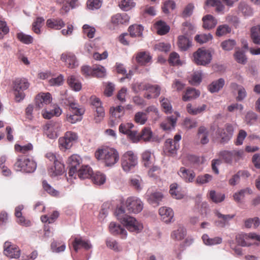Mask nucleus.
<instances>
[{"label": "nucleus", "mask_w": 260, "mask_h": 260, "mask_svg": "<svg viewBox=\"0 0 260 260\" xmlns=\"http://www.w3.org/2000/svg\"><path fill=\"white\" fill-rule=\"evenodd\" d=\"M95 157L97 159L102 160L107 166H113L119 159L118 151L109 147L99 148L95 152Z\"/></svg>", "instance_id": "nucleus-1"}, {"label": "nucleus", "mask_w": 260, "mask_h": 260, "mask_svg": "<svg viewBox=\"0 0 260 260\" xmlns=\"http://www.w3.org/2000/svg\"><path fill=\"white\" fill-rule=\"evenodd\" d=\"M116 213L117 218L129 231L139 233L143 229L142 224L137 220L135 218L127 215H121V214L124 213V210L121 208L117 209Z\"/></svg>", "instance_id": "nucleus-2"}, {"label": "nucleus", "mask_w": 260, "mask_h": 260, "mask_svg": "<svg viewBox=\"0 0 260 260\" xmlns=\"http://www.w3.org/2000/svg\"><path fill=\"white\" fill-rule=\"evenodd\" d=\"M14 167L17 171L30 173L34 172L36 170L37 163L32 159L23 156H19L17 157Z\"/></svg>", "instance_id": "nucleus-3"}, {"label": "nucleus", "mask_w": 260, "mask_h": 260, "mask_svg": "<svg viewBox=\"0 0 260 260\" xmlns=\"http://www.w3.org/2000/svg\"><path fill=\"white\" fill-rule=\"evenodd\" d=\"M121 165L126 173L133 171L138 165V157L132 151H127L122 156Z\"/></svg>", "instance_id": "nucleus-4"}, {"label": "nucleus", "mask_w": 260, "mask_h": 260, "mask_svg": "<svg viewBox=\"0 0 260 260\" xmlns=\"http://www.w3.org/2000/svg\"><path fill=\"white\" fill-rule=\"evenodd\" d=\"M29 86V83L25 78H17L13 82L14 94L15 101L19 102L23 100L25 95L24 90Z\"/></svg>", "instance_id": "nucleus-5"}, {"label": "nucleus", "mask_w": 260, "mask_h": 260, "mask_svg": "<svg viewBox=\"0 0 260 260\" xmlns=\"http://www.w3.org/2000/svg\"><path fill=\"white\" fill-rule=\"evenodd\" d=\"M212 54L209 50L199 48L193 54V61L198 66H205L211 62Z\"/></svg>", "instance_id": "nucleus-6"}, {"label": "nucleus", "mask_w": 260, "mask_h": 260, "mask_svg": "<svg viewBox=\"0 0 260 260\" xmlns=\"http://www.w3.org/2000/svg\"><path fill=\"white\" fill-rule=\"evenodd\" d=\"M244 153L243 150H222L219 152L218 155L225 162L232 164L233 162H237L242 158Z\"/></svg>", "instance_id": "nucleus-7"}, {"label": "nucleus", "mask_w": 260, "mask_h": 260, "mask_svg": "<svg viewBox=\"0 0 260 260\" xmlns=\"http://www.w3.org/2000/svg\"><path fill=\"white\" fill-rule=\"evenodd\" d=\"M77 139L78 136L76 133L71 131L67 132L63 137H60L58 139L60 149L66 150L70 149Z\"/></svg>", "instance_id": "nucleus-8"}, {"label": "nucleus", "mask_w": 260, "mask_h": 260, "mask_svg": "<svg viewBox=\"0 0 260 260\" xmlns=\"http://www.w3.org/2000/svg\"><path fill=\"white\" fill-rule=\"evenodd\" d=\"M124 205L129 213L137 214L140 213L143 208L142 202L135 197L128 198L126 200Z\"/></svg>", "instance_id": "nucleus-9"}, {"label": "nucleus", "mask_w": 260, "mask_h": 260, "mask_svg": "<svg viewBox=\"0 0 260 260\" xmlns=\"http://www.w3.org/2000/svg\"><path fill=\"white\" fill-rule=\"evenodd\" d=\"M251 240H255L260 242V235L253 233L248 234L241 233L236 236V242L239 245L242 247H248L251 245Z\"/></svg>", "instance_id": "nucleus-10"}, {"label": "nucleus", "mask_w": 260, "mask_h": 260, "mask_svg": "<svg viewBox=\"0 0 260 260\" xmlns=\"http://www.w3.org/2000/svg\"><path fill=\"white\" fill-rule=\"evenodd\" d=\"M61 123L58 121H50L44 126V131L50 139H54L58 137Z\"/></svg>", "instance_id": "nucleus-11"}, {"label": "nucleus", "mask_w": 260, "mask_h": 260, "mask_svg": "<svg viewBox=\"0 0 260 260\" xmlns=\"http://www.w3.org/2000/svg\"><path fill=\"white\" fill-rule=\"evenodd\" d=\"M181 139V135L176 134L173 140L167 139L165 143L164 151L169 155L176 154L177 149L179 148V142Z\"/></svg>", "instance_id": "nucleus-12"}, {"label": "nucleus", "mask_w": 260, "mask_h": 260, "mask_svg": "<svg viewBox=\"0 0 260 260\" xmlns=\"http://www.w3.org/2000/svg\"><path fill=\"white\" fill-rule=\"evenodd\" d=\"M20 249L15 244L7 241L4 245V253L11 258H18L20 255Z\"/></svg>", "instance_id": "nucleus-13"}, {"label": "nucleus", "mask_w": 260, "mask_h": 260, "mask_svg": "<svg viewBox=\"0 0 260 260\" xmlns=\"http://www.w3.org/2000/svg\"><path fill=\"white\" fill-rule=\"evenodd\" d=\"M71 240L72 241L71 244L73 249L76 252H77L81 248L85 250H88L92 247L88 240L83 239L79 235L72 236Z\"/></svg>", "instance_id": "nucleus-14"}, {"label": "nucleus", "mask_w": 260, "mask_h": 260, "mask_svg": "<svg viewBox=\"0 0 260 260\" xmlns=\"http://www.w3.org/2000/svg\"><path fill=\"white\" fill-rule=\"evenodd\" d=\"M234 132V128L231 124H226L224 128H219L217 133L221 139L222 143H227L232 137Z\"/></svg>", "instance_id": "nucleus-15"}, {"label": "nucleus", "mask_w": 260, "mask_h": 260, "mask_svg": "<svg viewBox=\"0 0 260 260\" xmlns=\"http://www.w3.org/2000/svg\"><path fill=\"white\" fill-rule=\"evenodd\" d=\"M61 60L65 62L66 65L71 69L78 66V61L75 54L72 52H65L61 54Z\"/></svg>", "instance_id": "nucleus-16"}, {"label": "nucleus", "mask_w": 260, "mask_h": 260, "mask_svg": "<svg viewBox=\"0 0 260 260\" xmlns=\"http://www.w3.org/2000/svg\"><path fill=\"white\" fill-rule=\"evenodd\" d=\"M36 108L39 110L44 107L45 105L49 104L51 101V96L50 93H41L38 94L35 99Z\"/></svg>", "instance_id": "nucleus-17"}, {"label": "nucleus", "mask_w": 260, "mask_h": 260, "mask_svg": "<svg viewBox=\"0 0 260 260\" xmlns=\"http://www.w3.org/2000/svg\"><path fill=\"white\" fill-rule=\"evenodd\" d=\"M64 171V166L60 160L56 161L53 166L48 169V174L51 177L61 175Z\"/></svg>", "instance_id": "nucleus-18"}, {"label": "nucleus", "mask_w": 260, "mask_h": 260, "mask_svg": "<svg viewBox=\"0 0 260 260\" xmlns=\"http://www.w3.org/2000/svg\"><path fill=\"white\" fill-rule=\"evenodd\" d=\"M159 214L162 220L166 222L169 223L172 221L174 217V212L172 209L166 207H162L159 209Z\"/></svg>", "instance_id": "nucleus-19"}, {"label": "nucleus", "mask_w": 260, "mask_h": 260, "mask_svg": "<svg viewBox=\"0 0 260 260\" xmlns=\"http://www.w3.org/2000/svg\"><path fill=\"white\" fill-rule=\"evenodd\" d=\"M109 231L113 235H119L122 239L125 238L127 235L126 230L120 224H117L114 222L110 223L109 225Z\"/></svg>", "instance_id": "nucleus-20"}, {"label": "nucleus", "mask_w": 260, "mask_h": 260, "mask_svg": "<svg viewBox=\"0 0 260 260\" xmlns=\"http://www.w3.org/2000/svg\"><path fill=\"white\" fill-rule=\"evenodd\" d=\"M178 174L186 182H192L196 176L192 170L187 169L184 167H181Z\"/></svg>", "instance_id": "nucleus-21"}, {"label": "nucleus", "mask_w": 260, "mask_h": 260, "mask_svg": "<svg viewBox=\"0 0 260 260\" xmlns=\"http://www.w3.org/2000/svg\"><path fill=\"white\" fill-rule=\"evenodd\" d=\"M160 93V87L157 85L149 84L146 92L144 94V97L147 99L156 98Z\"/></svg>", "instance_id": "nucleus-22"}, {"label": "nucleus", "mask_w": 260, "mask_h": 260, "mask_svg": "<svg viewBox=\"0 0 260 260\" xmlns=\"http://www.w3.org/2000/svg\"><path fill=\"white\" fill-rule=\"evenodd\" d=\"M214 213L218 218L221 219L220 220L215 221V225L221 228L224 227L228 221L232 219L235 216L234 215L222 214L217 210L214 211Z\"/></svg>", "instance_id": "nucleus-23"}, {"label": "nucleus", "mask_w": 260, "mask_h": 260, "mask_svg": "<svg viewBox=\"0 0 260 260\" xmlns=\"http://www.w3.org/2000/svg\"><path fill=\"white\" fill-rule=\"evenodd\" d=\"M64 25V22L59 18H50L46 21V26L51 29L59 30L63 27Z\"/></svg>", "instance_id": "nucleus-24"}, {"label": "nucleus", "mask_w": 260, "mask_h": 260, "mask_svg": "<svg viewBox=\"0 0 260 260\" xmlns=\"http://www.w3.org/2000/svg\"><path fill=\"white\" fill-rule=\"evenodd\" d=\"M129 17L126 14L117 13L111 17V23L115 25L124 24L129 21Z\"/></svg>", "instance_id": "nucleus-25"}, {"label": "nucleus", "mask_w": 260, "mask_h": 260, "mask_svg": "<svg viewBox=\"0 0 260 260\" xmlns=\"http://www.w3.org/2000/svg\"><path fill=\"white\" fill-rule=\"evenodd\" d=\"M203 27L205 29H210L214 28L217 23V20L211 15H207L203 17Z\"/></svg>", "instance_id": "nucleus-26"}, {"label": "nucleus", "mask_w": 260, "mask_h": 260, "mask_svg": "<svg viewBox=\"0 0 260 260\" xmlns=\"http://www.w3.org/2000/svg\"><path fill=\"white\" fill-rule=\"evenodd\" d=\"M250 38L254 44L260 45V24L251 27Z\"/></svg>", "instance_id": "nucleus-27"}, {"label": "nucleus", "mask_w": 260, "mask_h": 260, "mask_svg": "<svg viewBox=\"0 0 260 260\" xmlns=\"http://www.w3.org/2000/svg\"><path fill=\"white\" fill-rule=\"evenodd\" d=\"M138 63L144 66L149 63L151 60V56L148 52H140L137 53L136 57Z\"/></svg>", "instance_id": "nucleus-28"}, {"label": "nucleus", "mask_w": 260, "mask_h": 260, "mask_svg": "<svg viewBox=\"0 0 260 260\" xmlns=\"http://www.w3.org/2000/svg\"><path fill=\"white\" fill-rule=\"evenodd\" d=\"M143 27L141 25L133 24L131 25L128 29L129 35L132 37H139L142 36Z\"/></svg>", "instance_id": "nucleus-29"}, {"label": "nucleus", "mask_w": 260, "mask_h": 260, "mask_svg": "<svg viewBox=\"0 0 260 260\" xmlns=\"http://www.w3.org/2000/svg\"><path fill=\"white\" fill-rule=\"evenodd\" d=\"M206 105L203 104L201 106L193 107L190 103L186 106V110L187 112L192 115H196L203 113L206 109Z\"/></svg>", "instance_id": "nucleus-30"}, {"label": "nucleus", "mask_w": 260, "mask_h": 260, "mask_svg": "<svg viewBox=\"0 0 260 260\" xmlns=\"http://www.w3.org/2000/svg\"><path fill=\"white\" fill-rule=\"evenodd\" d=\"M154 27L156 29L157 33L159 35L166 34L170 30V27L162 20L156 22L154 24Z\"/></svg>", "instance_id": "nucleus-31"}, {"label": "nucleus", "mask_w": 260, "mask_h": 260, "mask_svg": "<svg viewBox=\"0 0 260 260\" xmlns=\"http://www.w3.org/2000/svg\"><path fill=\"white\" fill-rule=\"evenodd\" d=\"M177 117L176 116H171L168 117L165 121H163L160 126L164 130H170L174 128L176 125Z\"/></svg>", "instance_id": "nucleus-32"}, {"label": "nucleus", "mask_w": 260, "mask_h": 260, "mask_svg": "<svg viewBox=\"0 0 260 260\" xmlns=\"http://www.w3.org/2000/svg\"><path fill=\"white\" fill-rule=\"evenodd\" d=\"M67 82L70 87L74 91H78L81 89V83L75 76L73 75L70 76L68 78Z\"/></svg>", "instance_id": "nucleus-33"}, {"label": "nucleus", "mask_w": 260, "mask_h": 260, "mask_svg": "<svg viewBox=\"0 0 260 260\" xmlns=\"http://www.w3.org/2000/svg\"><path fill=\"white\" fill-rule=\"evenodd\" d=\"M198 135L201 144H206L208 143L209 132L204 126H201L199 128Z\"/></svg>", "instance_id": "nucleus-34"}, {"label": "nucleus", "mask_w": 260, "mask_h": 260, "mask_svg": "<svg viewBox=\"0 0 260 260\" xmlns=\"http://www.w3.org/2000/svg\"><path fill=\"white\" fill-rule=\"evenodd\" d=\"M224 80L220 78L218 80L212 82L208 86V89L211 92H218L224 85Z\"/></svg>", "instance_id": "nucleus-35"}, {"label": "nucleus", "mask_w": 260, "mask_h": 260, "mask_svg": "<svg viewBox=\"0 0 260 260\" xmlns=\"http://www.w3.org/2000/svg\"><path fill=\"white\" fill-rule=\"evenodd\" d=\"M164 196L160 192H154L151 193L148 199L149 203L153 206H158Z\"/></svg>", "instance_id": "nucleus-36"}, {"label": "nucleus", "mask_w": 260, "mask_h": 260, "mask_svg": "<svg viewBox=\"0 0 260 260\" xmlns=\"http://www.w3.org/2000/svg\"><path fill=\"white\" fill-rule=\"evenodd\" d=\"M92 174V171L88 166H82L78 171V176L80 179L88 178Z\"/></svg>", "instance_id": "nucleus-37"}, {"label": "nucleus", "mask_w": 260, "mask_h": 260, "mask_svg": "<svg viewBox=\"0 0 260 260\" xmlns=\"http://www.w3.org/2000/svg\"><path fill=\"white\" fill-rule=\"evenodd\" d=\"M200 94L199 90L192 88H188L187 89L185 93L182 96V100L184 101H189L192 99L198 97Z\"/></svg>", "instance_id": "nucleus-38"}, {"label": "nucleus", "mask_w": 260, "mask_h": 260, "mask_svg": "<svg viewBox=\"0 0 260 260\" xmlns=\"http://www.w3.org/2000/svg\"><path fill=\"white\" fill-rule=\"evenodd\" d=\"M178 45L182 51H185L191 46V42L186 37L180 36L178 37Z\"/></svg>", "instance_id": "nucleus-39"}, {"label": "nucleus", "mask_w": 260, "mask_h": 260, "mask_svg": "<svg viewBox=\"0 0 260 260\" xmlns=\"http://www.w3.org/2000/svg\"><path fill=\"white\" fill-rule=\"evenodd\" d=\"M202 238L204 243L207 245H213L220 244L222 240V238L219 237L210 238L207 234H204Z\"/></svg>", "instance_id": "nucleus-40"}, {"label": "nucleus", "mask_w": 260, "mask_h": 260, "mask_svg": "<svg viewBox=\"0 0 260 260\" xmlns=\"http://www.w3.org/2000/svg\"><path fill=\"white\" fill-rule=\"evenodd\" d=\"M136 6V3L134 0H119V6L120 8L124 11H127Z\"/></svg>", "instance_id": "nucleus-41"}, {"label": "nucleus", "mask_w": 260, "mask_h": 260, "mask_svg": "<svg viewBox=\"0 0 260 260\" xmlns=\"http://www.w3.org/2000/svg\"><path fill=\"white\" fill-rule=\"evenodd\" d=\"M82 162V159L80 156L77 154H73L69 157L68 164L69 167L76 168L79 167Z\"/></svg>", "instance_id": "nucleus-42"}, {"label": "nucleus", "mask_w": 260, "mask_h": 260, "mask_svg": "<svg viewBox=\"0 0 260 260\" xmlns=\"http://www.w3.org/2000/svg\"><path fill=\"white\" fill-rule=\"evenodd\" d=\"M45 20L42 17H37L32 24V30L36 34H41V28Z\"/></svg>", "instance_id": "nucleus-43"}, {"label": "nucleus", "mask_w": 260, "mask_h": 260, "mask_svg": "<svg viewBox=\"0 0 260 260\" xmlns=\"http://www.w3.org/2000/svg\"><path fill=\"white\" fill-rule=\"evenodd\" d=\"M33 148V146L31 143H28L26 145L23 146L16 144L14 146V149L15 151L23 154H26L29 152L32 151Z\"/></svg>", "instance_id": "nucleus-44"}, {"label": "nucleus", "mask_w": 260, "mask_h": 260, "mask_svg": "<svg viewBox=\"0 0 260 260\" xmlns=\"http://www.w3.org/2000/svg\"><path fill=\"white\" fill-rule=\"evenodd\" d=\"M16 37L20 42L25 44H31L34 41V38L31 36L26 35L22 32L17 33Z\"/></svg>", "instance_id": "nucleus-45"}, {"label": "nucleus", "mask_w": 260, "mask_h": 260, "mask_svg": "<svg viewBox=\"0 0 260 260\" xmlns=\"http://www.w3.org/2000/svg\"><path fill=\"white\" fill-rule=\"evenodd\" d=\"M185 235V230L183 226H179L177 230L174 231L172 233L171 237L175 240H181L184 238Z\"/></svg>", "instance_id": "nucleus-46"}, {"label": "nucleus", "mask_w": 260, "mask_h": 260, "mask_svg": "<svg viewBox=\"0 0 260 260\" xmlns=\"http://www.w3.org/2000/svg\"><path fill=\"white\" fill-rule=\"evenodd\" d=\"M142 159L145 167H150L152 164V154L150 151L146 150L142 154Z\"/></svg>", "instance_id": "nucleus-47"}, {"label": "nucleus", "mask_w": 260, "mask_h": 260, "mask_svg": "<svg viewBox=\"0 0 260 260\" xmlns=\"http://www.w3.org/2000/svg\"><path fill=\"white\" fill-rule=\"evenodd\" d=\"M251 192V190L249 188L241 189L240 191L234 193L233 196L234 199L236 202L240 203L244 198L245 194H250Z\"/></svg>", "instance_id": "nucleus-48"}, {"label": "nucleus", "mask_w": 260, "mask_h": 260, "mask_svg": "<svg viewBox=\"0 0 260 260\" xmlns=\"http://www.w3.org/2000/svg\"><path fill=\"white\" fill-rule=\"evenodd\" d=\"M140 139L145 142L151 141L152 137V132L149 127H144L140 134Z\"/></svg>", "instance_id": "nucleus-49"}, {"label": "nucleus", "mask_w": 260, "mask_h": 260, "mask_svg": "<svg viewBox=\"0 0 260 260\" xmlns=\"http://www.w3.org/2000/svg\"><path fill=\"white\" fill-rule=\"evenodd\" d=\"M148 119L146 113L143 112H137L134 116V121L139 124H144Z\"/></svg>", "instance_id": "nucleus-50"}, {"label": "nucleus", "mask_w": 260, "mask_h": 260, "mask_svg": "<svg viewBox=\"0 0 260 260\" xmlns=\"http://www.w3.org/2000/svg\"><path fill=\"white\" fill-rule=\"evenodd\" d=\"M260 224L259 219L257 217L249 218L244 221V225L246 228H251L253 227L254 229L257 228Z\"/></svg>", "instance_id": "nucleus-51"}, {"label": "nucleus", "mask_w": 260, "mask_h": 260, "mask_svg": "<svg viewBox=\"0 0 260 260\" xmlns=\"http://www.w3.org/2000/svg\"><path fill=\"white\" fill-rule=\"evenodd\" d=\"M42 186L44 190L50 195L53 197H57L58 196L59 192L54 189L46 180H44L42 181Z\"/></svg>", "instance_id": "nucleus-52"}, {"label": "nucleus", "mask_w": 260, "mask_h": 260, "mask_svg": "<svg viewBox=\"0 0 260 260\" xmlns=\"http://www.w3.org/2000/svg\"><path fill=\"white\" fill-rule=\"evenodd\" d=\"M59 213L56 211H54L52 213L48 216L45 215L41 217V220L43 222H48L49 223L54 222L59 216Z\"/></svg>", "instance_id": "nucleus-53"}, {"label": "nucleus", "mask_w": 260, "mask_h": 260, "mask_svg": "<svg viewBox=\"0 0 260 260\" xmlns=\"http://www.w3.org/2000/svg\"><path fill=\"white\" fill-rule=\"evenodd\" d=\"M210 199L214 203L221 202L224 200V194L221 193H216L214 190H211L209 192Z\"/></svg>", "instance_id": "nucleus-54"}, {"label": "nucleus", "mask_w": 260, "mask_h": 260, "mask_svg": "<svg viewBox=\"0 0 260 260\" xmlns=\"http://www.w3.org/2000/svg\"><path fill=\"white\" fill-rule=\"evenodd\" d=\"M236 61L241 64H245L247 62V58L244 52L242 50H238L235 52L234 54Z\"/></svg>", "instance_id": "nucleus-55"}, {"label": "nucleus", "mask_w": 260, "mask_h": 260, "mask_svg": "<svg viewBox=\"0 0 260 260\" xmlns=\"http://www.w3.org/2000/svg\"><path fill=\"white\" fill-rule=\"evenodd\" d=\"M105 76L106 70L103 67L100 65H98L93 68V77L103 78Z\"/></svg>", "instance_id": "nucleus-56"}, {"label": "nucleus", "mask_w": 260, "mask_h": 260, "mask_svg": "<svg viewBox=\"0 0 260 260\" xmlns=\"http://www.w3.org/2000/svg\"><path fill=\"white\" fill-rule=\"evenodd\" d=\"M236 41L234 40L229 39L221 42L220 46L223 50L225 51L232 50L236 46Z\"/></svg>", "instance_id": "nucleus-57"}, {"label": "nucleus", "mask_w": 260, "mask_h": 260, "mask_svg": "<svg viewBox=\"0 0 260 260\" xmlns=\"http://www.w3.org/2000/svg\"><path fill=\"white\" fill-rule=\"evenodd\" d=\"M176 7V4L172 0H168L164 3L162 6V10L164 13L168 14L170 10H174Z\"/></svg>", "instance_id": "nucleus-58"}, {"label": "nucleus", "mask_w": 260, "mask_h": 260, "mask_svg": "<svg viewBox=\"0 0 260 260\" xmlns=\"http://www.w3.org/2000/svg\"><path fill=\"white\" fill-rule=\"evenodd\" d=\"M168 61L169 63L172 66H174L181 64L179 54L175 52H172L170 54Z\"/></svg>", "instance_id": "nucleus-59"}, {"label": "nucleus", "mask_w": 260, "mask_h": 260, "mask_svg": "<svg viewBox=\"0 0 260 260\" xmlns=\"http://www.w3.org/2000/svg\"><path fill=\"white\" fill-rule=\"evenodd\" d=\"M95 109L94 120L96 123H99L103 119L105 116V110L103 107H98Z\"/></svg>", "instance_id": "nucleus-60"}, {"label": "nucleus", "mask_w": 260, "mask_h": 260, "mask_svg": "<svg viewBox=\"0 0 260 260\" xmlns=\"http://www.w3.org/2000/svg\"><path fill=\"white\" fill-rule=\"evenodd\" d=\"M177 184L176 183L172 184L170 185V193L172 197L176 199H181L183 198V195L181 193L177 191Z\"/></svg>", "instance_id": "nucleus-61"}, {"label": "nucleus", "mask_w": 260, "mask_h": 260, "mask_svg": "<svg viewBox=\"0 0 260 260\" xmlns=\"http://www.w3.org/2000/svg\"><path fill=\"white\" fill-rule=\"evenodd\" d=\"M177 184L176 183L172 184L170 185V193L172 197L176 199H181L183 198V195L181 193L177 191Z\"/></svg>", "instance_id": "nucleus-62"}, {"label": "nucleus", "mask_w": 260, "mask_h": 260, "mask_svg": "<svg viewBox=\"0 0 260 260\" xmlns=\"http://www.w3.org/2000/svg\"><path fill=\"white\" fill-rule=\"evenodd\" d=\"M134 125L132 123H121L119 127L120 133L127 135L131 132Z\"/></svg>", "instance_id": "nucleus-63"}, {"label": "nucleus", "mask_w": 260, "mask_h": 260, "mask_svg": "<svg viewBox=\"0 0 260 260\" xmlns=\"http://www.w3.org/2000/svg\"><path fill=\"white\" fill-rule=\"evenodd\" d=\"M194 9V6L192 4H188L185 7L181 13V16L183 18H187L190 17L192 14Z\"/></svg>", "instance_id": "nucleus-64"}]
</instances>
